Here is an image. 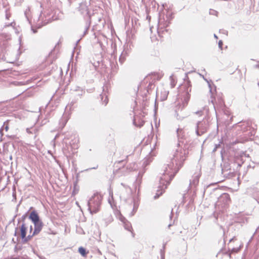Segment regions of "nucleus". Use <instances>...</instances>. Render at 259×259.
<instances>
[{"instance_id":"obj_25","label":"nucleus","mask_w":259,"mask_h":259,"mask_svg":"<svg viewBox=\"0 0 259 259\" xmlns=\"http://www.w3.org/2000/svg\"><path fill=\"white\" fill-rule=\"evenodd\" d=\"M121 185L124 187L127 192V195L130 196L132 193V189L127 185L121 183Z\"/></svg>"},{"instance_id":"obj_34","label":"nucleus","mask_w":259,"mask_h":259,"mask_svg":"<svg viewBox=\"0 0 259 259\" xmlns=\"http://www.w3.org/2000/svg\"><path fill=\"white\" fill-rule=\"evenodd\" d=\"M166 243H164L163 244L162 248L160 250V254L161 259H164V249L165 248Z\"/></svg>"},{"instance_id":"obj_8","label":"nucleus","mask_w":259,"mask_h":259,"mask_svg":"<svg viewBox=\"0 0 259 259\" xmlns=\"http://www.w3.org/2000/svg\"><path fill=\"white\" fill-rule=\"evenodd\" d=\"M85 94V91L79 87H76V89L74 90L72 93L73 97L81 98V97Z\"/></svg>"},{"instance_id":"obj_62","label":"nucleus","mask_w":259,"mask_h":259,"mask_svg":"<svg viewBox=\"0 0 259 259\" xmlns=\"http://www.w3.org/2000/svg\"><path fill=\"white\" fill-rule=\"evenodd\" d=\"M80 41V39H78L77 41H76V44H78L79 42V41Z\"/></svg>"},{"instance_id":"obj_2","label":"nucleus","mask_w":259,"mask_h":259,"mask_svg":"<svg viewBox=\"0 0 259 259\" xmlns=\"http://www.w3.org/2000/svg\"><path fill=\"white\" fill-rule=\"evenodd\" d=\"M103 199L102 195L96 192L90 198L88 201V210L91 214L97 213L100 209Z\"/></svg>"},{"instance_id":"obj_20","label":"nucleus","mask_w":259,"mask_h":259,"mask_svg":"<svg viewBox=\"0 0 259 259\" xmlns=\"http://www.w3.org/2000/svg\"><path fill=\"white\" fill-rule=\"evenodd\" d=\"M4 130H5L6 132H7L9 130V124L8 121L4 122L3 126L0 129V134L2 136L3 135V131Z\"/></svg>"},{"instance_id":"obj_9","label":"nucleus","mask_w":259,"mask_h":259,"mask_svg":"<svg viewBox=\"0 0 259 259\" xmlns=\"http://www.w3.org/2000/svg\"><path fill=\"white\" fill-rule=\"evenodd\" d=\"M129 51L127 48H124L121 53L119 58V62L120 64H122L126 60V57L128 56Z\"/></svg>"},{"instance_id":"obj_24","label":"nucleus","mask_w":259,"mask_h":259,"mask_svg":"<svg viewBox=\"0 0 259 259\" xmlns=\"http://www.w3.org/2000/svg\"><path fill=\"white\" fill-rule=\"evenodd\" d=\"M121 185L124 187L127 192V195L130 196L132 193V189L127 185L121 183Z\"/></svg>"},{"instance_id":"obj_13","label":"nucleus","mask_w":259,"mask_h":259,"mask_svg":"<svg viewBox=\"0 0 259 259\" xmlns=\"http://www.w3.org/2000/svg\"><path fill=\"white\" fill-rule=\"evenodd\" d=\"M177 134L179 142L178 145L180 146V143L182 142L181 140L183 139L185 137V134L183 129L180 128H178L177 130Z\"/></svg>"},{"instance_id":"obj_3","label":"nucleus","mask_w":259,"mask_h":259,"mask_svg":"<svg viewBox=\"0 0 259 259\" xmlns=\"http://www.w3.org/2000/svg\"><path fill=\"white\" fill-rule=\"evenodd\" d=\"M187 152L186 150L182 149V148L177 149L175 152L172 159L175 162H178L176 164V167L178 168H177L176 170H179L183 166V162L186 159Z\"/></svg>"},{"instance_id":"obj_38","label":"nucleus","mask_w":259,"mask_h":259,"mask_svg":"<svg viewBox=\"0 0 259 259\" xmlns=\"http://www.w3.org/2000/svg\"><path fill=\"white\" fill-rule=\"evenodd\" d=\"M217 14H218L217 11H216L214 10H212V9H210V10H209V14L210 15H217Z\"/></svg>"},{"instance_id":"obj_42","label":"nucleus","mask_w":259,"mask_h":259,"mask_svg":"<svg viewBox=\"0 0 259 259\" xmlns=\"http://www.w3.org/2000/svg\"><path fill=\"white\" fill-rule=\"evenodd\" d=\"M219 47L221 50L222 49L223 45V42L222 40H219L218 43Z\"/></svg>"},{"instance_id":"obj_57","label":"nucleus","mask_w":259,"mask_h":259,"mask_svg":"<svg viewBox=\"0 0 259 259\" xmlns=\"http://www.w3.org/2000/svg\"><path fill=\"white\" fill-rule=\"evenodd\" d=\"M133 123L134 124V125H135L136 126H137V124H136V122H135V119L134 120Z\"/></svg>"},{"instance_id":"obj_63","label":"nucleus","mask_w":259,"mask_h":259,"mask_svg":"<svg viewBox=\"0 0 259 259\" xmlns=\"http://www.w3.org/2000/svg\"><path fill=\"white\" fill-rule=\"evenodd\" d=\"M225 32H224V33H227L228 32L227 31L224 30Z\"/></svg>"},{"instance_id":"obj_10","label":"nucleus","mask_w":259,"mask_h":259,"mask_svg":"<svg viewBox=\"0 0 259 259\" xmlns=\"http://www.w3.org/2000/svg\"><path fill=\"white\" fill-rule=\"evenodd\" d=\"M199 177L200 176L198 175L193 177V179L190 180L189 188H192L197 186L199 183Z\"/></svg>"},{"instance_id":"obj_37","label":"nucleus","mask_w":259,"mask_h":259,"mask_svg":"<svg viewBox=\"0 0 259 259\" xmlns=\"http://www.w3.org/2000/svg\"><path fill=\"white\" fill-rule=\"evenodd\" d=\"M203 78L207 82L208 84V87L209 88V92L211 94V97H212L213 93H212V89L211 85L210 83L209 82V81L208 80H207L206 79H205L203 76Z\"/></svg>"},{"instance_id":"obj_50","label":"nucleus","mask_w":259,"mask_h":259,"mask_svg":"<svg viewBox=\"0 0 259 259\" xmlns=\"http://www.w3.org/2000/svg\"><path fill=\"white\" fill-rule=\"evenodd\" d=\"M172 211H173V209H171V214H170V216H169V218H170V219H172V215H173V214H172Z\"/></svg>"},{"instance_id":"obj_58","label":"nucleus","mask_w":259,"mask_h":259,"mask_svg":"<svg viewBox=\"0 0 259 259\" xmlns=\"http://www.w3.org/2000/svg\"><path fill=\"white\" fill-rule=\"evenodd\" d=\"M258 229H259V226H258V227L256 229V231H255V232H254V235L256 233V232H257V230H258Z\"/></svg>"},{"instance_id":"obj_49","label":"nucleus","mask_w":259,"mask_h":259,"mask_svg":"<svg viewBox=\"0 0 259 259\" xmlns=\"http://www.w3.org/2000/svg\"><path fill=\"white\" fill-rule=\"evenodd\" d=\"M31 30L34 33H35L37 32L36 29H33L32 27L31 28Z\"/></svg>"},{"instance_id":"obj_12","label":"nucleus","mask_w":259,"mask_h":259,"mask_svg":"<svg viewBox=\"0 0 259 259\" xmlns=\"http://www.w3.org/2000/svg\"><path fill=\"white\" fill-rule=\"evenodd\" d=\"M145 172V170H142V171H139L136 180L135 182V189H137V186H140V184L142 183V177Z\"/></svg>"},{"instance_id":"obj_22","label":"nucleus","mask_w":259,"mask_h":259,"mask_svg":"<svg viewBox=\"0 0 259 259\" xmlns=\"http://www.w3.org/2000/svg\"><path fill=\"white\" fill-rule=\"evenodd\" d=\"M35 235H33V233H32V234H29L27 236H26V235H25V237H22L21 238V239H22V242L23 243H27L28 241H29L32 238L33 236H34Z\"/></svg>"},{"instance_id":"obj_51","label":"nucleus","mask_w":259,"mask_h":259,"mask_svg":"<svg viewBox=\"0 0 259 259\" xmlns=\"http://www.w3.org/2000/svg\"><path fill=\"white\" fill-rule=\"evenodd\" d=\"M174 223V222H173V223H170V224L168 225V228H170V227L173 225Z\"/></svg>"},{"instance_id":"obj_26","label":"nucleus","mask_w":259,"mask_h":259,"mask_svg":"<svg viewBox=\"0 0 259 259\" xmlns=\"http://www.w3.org/2000/svg\"><path fill=\"white\" fill-rule=\"evenodd\" d=\"M123 226H124L125 229H126V230H127L128 231H131V232L132 231V227L131 223L130 222L127 221L124 223H123Z\"/></svg>"},{"instance_id":"obj_23","label":"nucleus","mask_w":259,"mask_h":259,"mask_svg":"<svg viewBox=\"0 0 259 259\" xmlns=\"http://www.w3.org/2000/svg\"><path fill=\"white\" fill-rule=\"evenodd\" d=\"M101 100L103 102V103L105 105H106L108 102V99L107 98V96L105 93H102L100 95Z\"/></svg>"},{"instance_id":"obj_43","label":"nucleus","mask_w":259,"mask_h":259,"mask_svg":"<svg viewBox=\"0 0 259 259\" xmlns=\"http://www.w3.org/2000/svg\"><path fill=\"white\" fill-rule=\"evenodd\" d=\"M203 113V110H199V111H197V112H196L195 114L198 115L199 116H201L202 115Z\"/></svg>"},{"instance_id":"obj_30","label":"nucleus","mask_w":259,"mask_h":259,"mask_svg":"<svg viewBox=\"0 0 259 259\" xmlns=\"http://www.w3.org/2000/svg\"><path fill=\"white\" fill-rule=\"evenodd\" d=\"M235 163L237 164V167H241L243 163V161L240 158H236L235 159Z\"/></svg>"},{"instance_id":"obj_61","label":"nucleus","mask_w":259,"mask_h":259,"mask_svg":"<svg viewBox=\"0 0 259 259\" xmlns=\"http://www.w3.org/2000/svg\"><path fill=\"white\" fill-rule=\"evenodd\" d=\"M10 159H11V160L12 159V155L10 156Z\"/></svg>"},{"instance_id":"obj_48","label":"nucleus","mask_w":259,"mask_h":259,"mask_svg":"<svg viewBox=\"0 0 259 259\" xmlns=\"http://www.w3.org/2000/svg\"><path fill=\"white\" fill-rule=\"evenodd\" d=\"M37 255L40 259H45V257L43 256H41L38 254H37Z\"/></svg>"},{"instance_id":"obj_52","label":"nucleus","mask_w":259,"mask_h":259,"mask_svg":"<svg viewBox=\"0 0 259 259\" xmlns=\"http://www.w3.org/2000/svg\"><path fill=\"white\" fill-rule=\"evenodd\" d=\"M16 216H17V214H16V215H15L14 217V218H13V219H12V221H11V222H14V221H15V218L16 217Z\"/></svg>"},{"instance_id":"obj_45","label":"nucleus","mask_w":259,"mask_h":259,"mask_svg":"<svg viewBox=\"0 0 259 259\" xmlns=\"http://www.w3.org/2000/svg\"><path fill=\"white\" fill-rule=\"evenodd\" d=\"M32 230H33L32 226L30 225V227H29V234H32V233L33 232Z\"/></svg>"},{"instance_id":"obj_44","label":"nucleus","mask_w":259,"mask_h":259,"mask_svg":"<svg viewBox=\"0 0 259 259\" xmlns=\"http://www.w3.org/2000/svg\"><path fill=\"white\" fill-rule=\"evenodd\" d=\"M120 221L123 223L126 222L127 220L123 217H121L120 219Z\"/></svg>"},{"instance_id":"obj_4","label":"nucleus","mask_w":259,"mask_h":259,"mask_svg":"<svg viewBox=\"0 0 259 259\" xmlns=\"http://www.w3.org/2000/svg\"><path fill=\"white\" fill-rule=\"evenodd\" d=\"M208 127V122L206 120H202L197 122L195 132L198 136L205 133Z\"/></svg>"},{"instance_id":"obj_40","label":"nucleus","mask_w":259,"mask_h":259,"mask_svg":"<svg viewBox=\"0 0 259 259\" xmlns=\"http://www.w3.org/2000/svg\"><path fill=\"white\" fill-rule=\"evenodd\" d=\"M154 74L155 75L154 79L159 80L161 78V76L159 74H157V73H154Z\"/></svg>"},{"instance_id":"obj_28","label":"nucleus","mask_w":259,"mask_h":259,"mask_svg":"<svg viewBox=\"0 0 259 259\" xmlns=\"http://www.w3.org/2000/svg\"><path fill=\"white\" fill-rule=\"evenodd\" d=\"M78 252L82 256H85L87 254L86 249L82 246L79 247Z\"/></svg>"},{"instance_id":"obj_39","label":"nucleus","mask_w":259,"mask_h":259,"mask_svg":"<svg viewBox=\"0 0 259 259\" xmlns=\"http://www.w3.org/2000/svg\"><path fill=\"white\" fill-rule=\"evenodd\" d=\"M7 137L12 140H15L16 139H18V138L15 135H11V136H7Z\"/></svg>"},{"instance_id":"obj_55","label":"nucleus","mask_w":259,"mask_h":259,"mask_svg":"<svg viewBox=\"0 0 259 259\" xmlns=\"http://www.w3.org/2000/svg\"><path fill=\"white\" fill-rule=\"evenodd\" d=\"M213 36H214V37L215 38H216V39H218V37L217 35L215 34H214V35H213Z\"/></svg>"},{"instance_id":"obj_21","label":"nucleus","mask_w":259,"mask_h":259,"mask_svg":"<svg viewBox=\"0 0 259 259\" xmlns=\"http://www.w3.org/2000/svg\"><path fill=\"white\" fill-rule=\"evenodd\" d=\"M56 19L57 18L56 17H54V16H52L51 17H50V16H49L48 17V18H46V19L43 21L44 25H46Z\"/></svg>"},{"instance_id":"obj_19","label":"nucleus","mask_w":259,"mask_h":259,"mask_svg":"<svg viewBox=\"0 0 259 259\" xmlns=\"http://www.w3.org/2000/svg\"><path fill=\"white\" fill-rule=\"evenodd\" d=\"M78 100V98H74L71 100V101L70 102V103L68 104V105L66 106V108H69L70 110H71L73 108L74 105L76 104Z\"/></svg>"},{"instance_id":"obj_6","label":"nucleus","mask_w":259,"mask_h":259,"mask_svg":"<svg viewBox=\"0 0 259 259\" xmlns=\"http://www.w3.org/2000/svg\"><path fill=\"white\" fill-rule=\"evenodd\" d=\"M78 9L80 14L83 16H88L90 17V15L89 14V10L87 3H81L79 4Z\"/></svg>"},{"instance_id":"obj_5","label":"nucleus","mask_w":259,"mask_h":259,"mask_svg":"<svg viewBox=\"0 0 259 259\" xmlns=\"http://www.w3.org/2000/svg\"><path fill=\"white\" fill-rule=\"evenodd\" d=\"M231 201V199L230 197V195L226 193H224L222 194L219 198H218V203L221 204L225 207L226 205H228L230 202Z\"/></svg>"},{"instance_id":"obj_41","label":"nucleus","mask_w":259,"mask_h":259,"mask_svg":"<svg viewBox=\"0 0 259 259\" xmlns=\"http://www.w3.org/2000/svg\"><path fill=\"white\" fill-rule=\"evenodd\" d=\"M240 249V247H238V248H233L232 249L231 252H237L238 251H239Z\"/></svg>"},{"instance_id":"obj_16","label":"nucleus","mask_w":259,"mask_h":259,"mask_svg":"<svg viewBox=\"0 0 259 259\" xmlns=\"http://www.w3.org/2000/svg\"><path fill=\"white\" fill-rule=\"evenodd\" d=\"M26 223H22L20 227V237H24L25 235H26L27 233V227L26 226Z\"/></svg>"},{"instance_id":"obj_53","label":"nucleus","mask_w":259,"mask_h":259,"mask_svg":"<svg viewBox=\"0 0 259 259\" xmlns=\"http://www.w3.org/2000/svg\"><path fill=\"white\" fill-rule=\"evenodd\" d=\"M251 167L253 168L254 166H252L250 164H249V165H247V169H248L249 168H251Z\"/></svg>"},{"instance_id":"obj_14","label":"nucleus","mask_w":259,"mask_h":259,"mask_svg":"<svg viewBox=\"0 0 259 259\" xmlns=\"http://www.w3.org/2000/svg\"><path fill=\"white\" fill-rule=\"evenodd\" d=\"M222 174L224 176V178H226L227 179H230L235 176L234 169H232V170H227L226 171H222Z\"/></svg>"},{"instance_id":"obj_56","label":"nucleus","mask_w":259,"mask_h":259,"mask_svg":"<svg viewBox=\"0 0 259 259\" xmlns=\"http://www.w3.org/2000/svg\"><path fill=\"white\" fill-rule=\"evenodd\" d=\"M26 131H27V132L28 133H31V132H30V131H29V128H27V129H26Z\"/></svg>"},{"instance_id":"obj_47","label":"nucleus","mask_w":259,"mask_h":259,"mask_svg":"<svg viewBox=\"0 0 259 259\" xmlns=\"http://www.w3.org/2000/svg\"><path fill=\"white\" fill-rule=\"evenodd\" d=\"M98 165H97L96 167H92V168H89V169H87L86 170H89L90 169H97L98 168Z\"/></svg>"},{"instance_id":"obj_29","label":"nucleus","mask_w":259,"mask_h":259,"mask_svg":"<svg viewBox=\"0 0 259 259\" xmlns=\"http://www.w3.org/2000/svg\"><path fill=\"white\" fill-rule=\"evenodd\" d=\"M28 211L23 214L21 218H19L18 220V223H19L21 221L22 222V223H26L25 220L27 218V213Z\"/></svg>"},{"instance_id":"obj_15","label":"nucleus","mask_w":259,"mask_h":259,"mask_svg":"<svg viewBox=\"0 0 259 259\" xmlns=\"http://www.w3.org/2000/svg\"><path fill=\"white\" fill-rule=\"evenodd\" d=\"M249 124L248 122H240L235 125V127L238 129L239 128H241L243 132H245L246 130V127L249 125Z\"/></svg>"},{"instance_id":"obj_1","label":"nucleus","mask_w":259,"mask_h":259,"mask_svg":"<svg viewBox=\"0 0 259 259\" xmlns=\"http://www.w3.org/2000/svg\"><path fill=\"white\" fill-rule=\"evenodd\" d=\"M178 162H175L174 160L171 159V161L167 164L166 169L160 177L159 181V185L157 193L154 196V199L158 198L164 192V190L167 188V186L170 184L171 181L173 179L176 174L179 170H177L176 164Z\"/></svg>"},{"instance_id":"obj_18","label":"nucleus","mask_w":259,"mask_h":259,"mask_svg":"<svg viewBox=\"0 0 259 259\" xmlns=\"http://www.w3.org/2000/svg\"><path fill=\"white\" fill-rule=\"evenodd\" d=\"M232 169L230 164L229 162H224L223 165L222 166V172Z\"/></svg>"},{"instance_id":"obj_11","label":"nucleus","mask_w":259,"mask_h":259,"mask_svg":"<svg viewBox=\"0 0 259 259\" xmlns=\"http://www.w3.org/2000/svg\"><path fill=\"white\" fill-rule=\"evenodd\" d=\"M28 218L32 223L40 220L38 213L35 210H33L30 212Z\"/></svg>"},{"instance_id":"obj_46","label":"nucleus","mask_w":259,"mask_h":259,"mask_svg":"<svg viewBox=\"0 0 259 259\" xmlns=\"http://www.w3.org/2000/svg\"><path fill=\"white\" fill-rule=\"evenodd\" d=\"M18 228H17V227H16V228H15V233H14V235H15V236H17V231H18Z\"/></svg>"},{"instance_id":"obj_36","label":"nucleus","mask_w":259,"mask_h":259,"mask_svg":"<svg viewBox=\"0 0 259 259\" xmlns=\"http://www.w3.org/2000/svg\"><path fill=\"white\" fill-rule=\"evenodd\" d=\"M170 84L172 88H174L176 85V82L175 81V79L174 78L173 75H171L170 76Z\"/></svg>"},{"instance_id":"obj_32","label":"nucleus","mask_w":259,"mask_h":259,"mask_svg":"<svg viewBox=\"0 0 259 259\" xmlns=\"http://www.w3.org/2000/svg\"><path fill=\"white\" fill-rule=\"evenodd\" d=\"M109 194L111 196V198H109L108 199V202L110 203L112 208H113V206H115V205L113 203V193H112V192H110Z\"/></svg>"},{"instance_id":"obj_7","label":"nucleus","mask_w":259,"mask_h":259,"mask_svg":"<svg viewBox=\"0 0 259 259\" xmlns=\"http://www.w3.org/2000/svg\"><path fill=\"white\" fill-rule=\"evenodd\" d=\"M33 223L34 227V231H33V235H37L41 231L44 226V224L41 220L38 221L33 222Z\"/></svg>"},{"instance_id":"obj_59","label":"nucleus","mask_w":259,"mask_h":259,"mask_svg":"<svg viewBox=\"0 0 259 259\" xmlns=\"http://www.w3.org/2000/svg\"><path fill=\"white\" fill-rule=\"evenodd\" d=\"M255 67H256V68H259V64H258L256 65H255Z\"/></svg>"},{"instance_id":"obj_35","label":"nucleus","mask_w":259,"mask_h":259,"mask_svg":"<svg viewBox=\"0 0 259 259\" xmlns=\"http://www.w3.org/2000/svg\"><path fill=\"white\" fill-rule=\"evenodd\" d=\"M149 158H145L144 159V161L143 162V165L145 167L147 165H148L150 162L151 161V160H149Z\"/></svg>"},{"instance_id":"obj_64","label":"nucleus","mask_w":259,"mask_h":259,"mask_svg":"<svg viewBox=\"0 0 259 259\" xmlns=\"http://www.w3.org/2000/svg\"><path fill=\"white\" fill-rule=\"evenodd\" d=\"M151 85H152V84L149 83V86H148V87H150V86H151Z\"/></svg>"},{"instance_id":"obj_54","label":"nucleus","mask_w":259,"mask_h":259,"mask_svg":"<svg viewBox=\"0 0 259 259\" xmlns=\"http://www.w3.org/2000/svg\"><path fill=\"white\" fill-rule=\"evenodd\" d=\"M235 237H233L232 238L230 239V240H229V242H232V241H233L234 239H235Z\"/></svg>"},{"instance_id":"obj_27","label":"nucleus","mask_w":259,"mask_h":259,"mask_svg":"<svg viewBox=\"0 0 259 259\" xmlns=\"http://www.w3.org/2000/svg\"><path fill=\"white\" fill-rule=\"evenodd\" d=\"M190 95L189 94V93H188V91L187 90V92L185 94V96L184 99V103H183L184 106H185V105H187V104L190 100Z\"/></svg>"},{"instance_id":"obj_31","label":"nucleus","mask_w":259,"mask_h":259,"mask_svg":"<svg viewBox=\"0 0 259 259\" xmlns=\"http://www.w3.org/2000/svg\"><path fill=\"white\" fill-rule=\"evenodd\" d=\"M106 225H107L108 223H111L113 221V218L110 214H107V218L105 219Z\"/></svg>"},{"instance_id":"obj_17","label":"nucleus","mask_w":259,"mask_h":259,"mask_svg":"<svg viewBox=\"0 0 259 259\" xmlns=\"http://www.w3.org/2000/svg\"><path fill=\"white\" fill-rule=\"evenodd\" d=\"M131 203H133V210H132V211L130 213V215L131 217H132L135 214L136 212L137 211V209H138V208L139 206V204H138V202H136V199L135 198H133L132 199Z\"/></svg>"},{"instance_id":"obj_33","label":"nucleus","mask_w":259,"mask_h":259,"mask_svg":"<svg viewBox=\"0 0 259 259\" xmlns=\"http://www.w3.org/2000/svg\"><path fill=\"white\" fill-rule=\"evenodd\" d=\"M90 26V23H89L88 22H86L84 30L83 31V34H82V37H83L84 35H85L88 33Z\"/></svg>"},{"instance_id":"obj_60","label":"nucleus","mask_w":259,"mask_h":259,"mask_svg":"<svg viewBox=\"0 0 259 259\" xmlns=\"http://www.w3.org/2000/svg\"><path fill=\"white\" fill-rule=\"evenodd\" d=\"M99 43L100 46H101V47L102 48V45L101 44V43L100 41H99Z\"/></svg>"}]
</instances>
